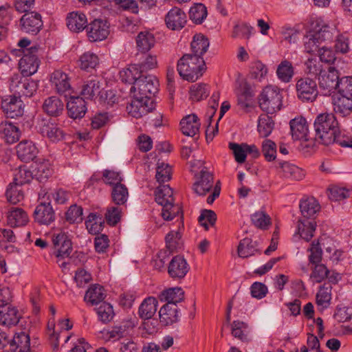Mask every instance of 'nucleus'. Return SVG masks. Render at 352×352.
I'll use <instances>...</instances> for the list:
<instances>
[{
  "label": "nucleus",
  "mask_w": 352,
  "mask_h": 352,
  "mask_svg": "<svg viewBox=\"0 0 352 352\" xmlns=\"http://www.w3.org/2000/svg\"><path fill=\"white\" fill-rule=\"evenodd\" d=\"M140 69L137 66L129 65L120 72V77L123 82L133 85L131 94L149 102L158 91L159 82L155 76L141 74Z\"/></svg>",
  "instance_id": "f257e3e1"
},
{
  "label": "nucleus",
  "mask_w": 352,
  "mask_h": 352,
  "mask_svg": "<svg viewBox=\"0 0 352 352\" xmlns=\"http://www.w3.org/2000/svg\"><path fill=\"white\" fill-rule=\"evenodd\" d=\"M315 140L324 145L333 144L335 135L339 132V123L333 113L318 114L314 122Z\"/></svg>",
  "instance_id": "f03ea898"
},
{
  "label": "nucleus",
  "mask_w": 352,
  "mask_h": 352,
  "mask_svg": "<svg viewBox=\"0 0 352 352\" xmlns=\"http://www.w3.org/2000/svg\"><path fill=\"white\" fill-rule=\"evenodd\" d=\"M177 69L179 76L183 79L195 82L203 75L206 67L202 57L186 54L183 55L178 60Z\"/></svg>",
  "instance_id": "7ed1b4c3"
},
{
  "label": "nucleus",
  "mask_w": 352,
  "mask_h": 352,
  "mask_svg": "<svg viewBox=\"0 0 352 352\" xmlns=\"http://www.w3.org/2000/svg\"><path fill=\"white\" fill-rule=\"evenodd\" d=\"M155 195L156 202L162 206V217L164 220H173L182 213L181 207L173 204V190L169 186L164 185L158 187L155 192Z\"/></svg>",
  "instance_id": "20e7f679"
},
{
  "label": "nucleus",
  "mask_w": 352,
  "mask_h": 352,
  "mask_svg": "<svg viewBox=\"0 0 352 352\" xmlns=\"http://www.w3.org/2000/svg\"><path fill=\"white\" fill-rule=\"evenodd\" d=\"M282 99L278 88L272 85L266 86L259 95V107L267 114H273L281 109Z\"/></svg>",
  "instance_id": "39448f33"
},
{
  "label": "nucleus",
  "mask_w": 352,
  "mask_h": 352,
  "mask_svg": "<svg viewBox=\"0 0 352 352\" xmlns=\"http://www.w3.org/2000/svg\"><path fill=\"white\" fill-rule=\"evenodd\" d=\"M41 51V48L38 45L23 50V56L19 63L21 76H30L37 72L40 65L38 56Z\"/></svg>",
  "instance_id": "423d86ee"
},
{
  "label": "nucleus",
  "mask_w": 352,
  "mask_h": 352,
  "mask_svg": "<svg viewBox=\"0 0 352 352\" xmlns=\"http://www.w3.org/2000/svg\"><path fill=\"white\" fill-rule=\"evenodd\" d=\"M27 76H21L19 73L14 74L10 79V88L18 94V97H32L36 91L38 85V82L27 78Z\"/></svg>",
  "instance_id": "0eeeda50"
},
{
  "label": "nucleus",
  "mask_w": 352,
  "mask_h": 352,
  "mask_svg": "<svg viewBox=\"0 0 352 352\" xmlns=\"http://www.w3.org/2000/svg\"><path fill=\"white\" fill-rule=\"evenodd\" d=\"M340 78L339 72L335 67L329 66L327 70L324 69L318 77V85L322 94L329 96L338 89Z\"/></svg>",
  "instance_id": "6e6552de"
},
{
  "label": "nucleus",
  "mask_w": 352,
  "mask_h": 352,
  "mask_svg": "<svg viewBox=\"0 0 352 352\" xmlns=\"http://www.w3.org/2000/svg\"><path fill=\"white\" fill-rule=\"evenodd\" d=\"M298 98L302 102H313L318 94L316 80L306 77L300 78L296 85Z\"/></svg>",
  "instance_id": "1a4fd4ad"
},
{
  "label": "nucleus",
  "mask_w": 352,
  "mask_h": 352,
  "mask_svg": "<svg viewBox=\"0 0 352 352\" xmlns=\"http://www.w3.org/2000/svg\"><path fill=\"white\" fill-rule=\"evenodd\" d=\"M41 15L37 12L25 13L20 19V30L25 33L36 34L43 27Z\"/></svg>",
  "instance_id": "9d476101"
},
{
  "label": "nucleus",
  "mask_w": 352,
  "mask_h": 352,
  "mask_svg": "<svg viewBox=\"0 0 352 352\" xmlns=\"http://www.w3.org/2000/svg\"><path fill=\"white\" fill-rule=\"evenodd\" d=\"M316 36L319 42L330 43L333 41L335 36L338 34V31L333 24H328L321 19H318L311 30Z\"/></svg>",
  "instance_id": "9b49d317"
},
{
  "label": "nucleus",
  "mask_w": 352,
  "mask_h": 352,
  "mask_svg": "<svg viewBox=\"0 0 352 352\" xmlns=\"http://www.w3.org/2000/svg\"><path fill=\"white\" fill-rule=\"evenodd\" d=\"M87 34L91 42L105 39L109 34V26L107 21L95 19L87 26Z\"/></svg>",
  "instance_id": "f8f14e48"
},
{
  "label": "nucleus",
  "mask_w": 352,
  "mask_h": 352,
  "mask_svg": "<svg viewBox=\"0 0 352 352\" xmlns=\"http://www.w3.org/2000/svg\"><path fill=\"white\" fill-rule=\"evenodd\" d=\"M1 108L8 118H15L23 116L24 105L21 99L14 95L9 96L1 101Z\"/></svg>",
  "instance_id": "ddd939ff"
},
{
  "label": "nucleus",
  "mask_w": 352,
  "mask_h": 352,
  "mask_svg": "<svg viewBox=\"0 0 352 352\" xmlns=\"http://www.w3.org/2000/svg\"><path fill=\"white\" fill-rule=\"evenodd\" d=\"M52 242L56 252V256L59 258L69 256L72 252V243L67 233L60 231L54 234Z\"/></svg>",
  "instance_id": "4468645a"
},
{
  "label": "nucleus",
  "mask_w": 352,
  "mask_h": 352,
  "mask_svg": "<svg viewBox=\"0 0 352 352\" xmlns=\"http://www.w3.org/2000/svg\"><path fill=\"white\" fill-rule=\"evenodd\" d=\"M138 96L132 95L131 102L126 106L128 113L135 118H140L152 111L153 101H146L144 98H139Z\"/></svg>",
  "instance_id": "2eb2a0df"
},
{
  "label": "nucleus",
  "mask_w": 352,
  "mask_h": 352,
  "mask_svg": "<svg viewBox=\"0 0 352 352\" xmlns=\"http://www.w3.org/2000/svg\"><path fill=\"white\" fill-rule=\"evenodd\" d=\"M190 270L186 260L182 256L177 255L171 259L168 267V274L175 280L182 279Z\"/></svg>",
  "instance_id": "dca6fc26"
},
{
  "label": "nucleus",
  "mask_w": 352,
  "mask_h": 352,
  "mask_svg": "<svg viewBox=\"0 0 352 352\" xmlns=\"http://www.w3.org/2000/svg\"><path fill=\"white\" fill-rule=\"evenodd\" d=\"M50 81L56 92L64 94L72 89L70 78L68 74L60 69L55 70L50 75Z\"/></svg>",
  "instance_id": "f3484780"
},
{
  "label": "nucleus",
  "mask_w": 352,
  "mask_h": 352,
  "mask_svg": "<svg viewBox=\"0 0 352 352\" xmlns=\"http://www.w3.org/2000/svg\"><path fill=\"white\" fill-rule=\"evenodd\" d=\"M34 221L40 225L48 226L55 220V212L50 203H41L33 213Z\"/></svg>",
  "instance_id": "a211bd4d"
},
{
  "label": "nucleus",
  "mask_w": 352,
  "mask_h": 352,
  "mask_svg": "<svg viewBox=\"0 0 352 352\" xmlns=\"http://www.w3.org/2000/svg\"><path fill=\"white\" fill-rule=\"evenodd\" d=\"M69 117L74 120L82 118L87 111V102L81 96H71L67 103Z\"/></svg>",
  "instance_id": "6ab92c4d"
},
{
  "label": "nucleus",
  "mask_w": 352,
  "mask_h": 352,
  "mask_svg": "<svg viewBox=\"0 0 352 352\" xmlns=\"http://www.w3.org/2000/svg\"><path fill=\"white\" fill-rule=\"evenodd\" d=\"M291 134L294 140H305L307 141L309 138L307 122L302 117L295 118L289 122Z\"/></svg>",
  "instance_id": "aec40b11"
},
{
  "label": "nucleus",
  "mask_w": 352,
  "mask_h": 352,
  "mask_svg": "<svg viewBox=\"0 0 352 352\" xmlns=\"http://www.w3.org/2000/svg\"><path fill=\"white\" fill-rule=\"evenodd\" d=\"M16 149L18 157L25 162L33 161L38 152L35 144L32 141L27 140L20 142Z\"/></svg>",
  "instance_id": "412c9836"
},
{
  "label": "nucleus",
  "mask_w": 352,
  "mask_h": 352,
  "mask_svg": "<svg viewBox=\"0 0 352 352\" xmlns=\"http://www.w3.org/2000/svg\"><path fill=\"white\" fill-rule=\"evenodd\" d=\"M165 21L166 26L173 30L182 29L186 23V15L177 7L172 8L166 15Z\"/></svg>",
  "instance_id": "4be33fe9"
},
{
  "label": "nucleus",
  "mask_w": 352,
  "mask_h": 352,
  "mask_svg": "<svg viewBox=\"0 0 352 352\" xmlns=\"http://www.w3.org/2000/svg\"><path fill=\"white\" fill-rule=\"evenodd\" d=\"M102 82L98 77H92L85 80L82 85L80 96L85 100H94V98L100 95Z\"/></svg>",
  "instance_id": "5701e85b"
},
{
  "label": "nucleus",
  "mask_w": 352,
  "mask_h": 352,
  "mask_svg": "<svg viewBox=\"0 0 352 352\" xmlns=\"http://www.w3.org/2000/svg\"><path fill=\"white\" fill-rule=\"evenodd\" d=\"M67 28L74 32H79L85 28L87 29V19L86 15L80 11L69 12L66 18Z\"/></svg>",
  "instance_id": "b1692460"
},
{
  "label": "nucleus",
  "mask_w": 352,
  "mask_h": 352,
  "mask_svg": "<svg viewBox=\"0 0 352 352\" xmlns=\"http://www.w3.org/2000/svg\"><path fill=\"white\" fill-rule=\"evenodd\" d=\"M64 102L58 96H52L45 98L42 109L47 115L52 117L60 116L64 111Z\"/></svg>",
  "instance_id": "393cba45"
},
{
  "label": "nucleus",
  "mask_w": 352,
  "mask_h": 352,
  "mask_svg": "<svg viewBox=\"0 0 352 352\" xmlns=\"http://www.w3.org/2000/svg\"><path fill=\"white\" fill-rule=\"evenodd\" d=\"M180 130L184 135L194 137L199 131L200 123L195 114H190L180 121Z\"/></svg>",
  "instance_id": "a878e982"
},
{
  "label": "nucleus",
  "mask_w": 352,
  "mask_h": 352,
  "mask_svg": "<svg viewBox=\"0 0 352 352\" xmlns=\"http://www.w3.org/2000/svg\"><path fill=\"white\" fill-rule=\"evenodd\" d=\"M212 175L208 171L201 170L199 177L194 183L192 188L196 194L204 196L212 189Z\"/></svg>",
  "instance_id": "bb28decb"
},
{
  "label": "nucleus",
  "mask_w": 352,
  "mask_h": 352,
  "mask_svg": "<svg viewBox=\"0 0 352 352\" xmlns=\"http://www.w3.org/2000/svg\"><path fill=\"white\" fill-rule=\"evenodd\" d=\"M8 224L11 227L25 226L29 221L27 212L21 208H11L7 214Z\"/></svg>",
  "instance_id": "cd10ccee"
},
{
  "label": "nucleus",
  "mask_w": 352,
  "mask_h": 352,
  "mask_svg": "<svg viewBox=\"0 0 352 352\" xmlns=\"http://www.w3.org/2000/svg\"><path fill=\"white\" fill-rule=\"evenodd\" d=\"M160 322L164 325H170L179 320L178 309L176 305L166 303L159 311Z\"/></svg>",
  "instance_id": "c85d7f7f"
},
{
  "label": "nucleus",
  "mask_w": 352,
  "mask_h": 352,
  "mask_svg": "<svg viewBox=\"0 0 352 352\" xmlns=\"http://www.w3.org/2000/svg\"><path fill=\"white\" fill-rule=\"evenodd\" d=\"M21 318V314L14 307H3L0 310V324L3 325L8 327L16 325Z\"/></svg>",
  "instance_id": "c756f323"
},
{
  "label": "nucleus",
  "mask_w": 352,
  "mask_h": 352,
  "mask_svg": "<svg viewBox=\"0 0 352 352\" xmlns=\"http://www.w3.org/2000/svg\"><path fill=\"white\" fill-rule=\"evenodd\" d=\"M0 133L8 144L16 142L21 136L19 129L11 122H1L0 124Z\"/></svg>",
  "instance_id": "7c9ffc66"
},
{
  "label": "nucleus",
  "mask_w": 352,
  "mask_h": 352,
  "mask_svg": "<svg viewBox=\"0 0 352 352\" xmlns=\"http://www.w3.org/2000/svg\"><path fill=\"white\" fill-rule=\"evenodd\" d=\"M106 297L104 287L99 284L91 285L85 293L84 300L91 305L101 302Z\"/></svg>",
  "instance_id": "2f4dec72"
},
{
  "label": "nucleus",
  "mask_w": 352,
  "mask_h": 352,
  "mask_svg": "<svg viewBox=\"0 0 352 352\" xmlns=\"http://www.w3.org/2000/svg\"><path fill=\"white\" fill-rule=\"evenodd\" d=\"M158 302L154 297H148L141 303L138 314L142 320L151 319L157 311Z\"/></svg>",
  "instance_id": "473e14b6"
},
{
  "label": "nucleus",
  "mask_w": 352,
  "mask_h": 352,
  "mask_svg": "<svg viewBox=\"0 0 352 352\" xmlns=\"http://www.w3.org/2000/svg\"><path fill=\"white\" fill-rule=\"evenodd\" d=\"M135 41L139 52H147L154 47L155 38L151 32L143 31L138 33Z\"/></svg>",
  "instance_id": "72a5a7b5"
},
{
  "label": "nucleus",
  "mask_w": 352,
  "mask_h": 352,
  "mask_svg": "<svg viewBox=\"0 0 352 352\" xmlns=\"http://www.w3.org/2000/svg\"><path fill=\"white\" fill-rule=\"evenodd\" d=\"M210 42L208 38L202 34H195L191 42L192 55L202 57V56L207 52Z\"/></svg>",
  "instance_id": "f704fd0d"
},
{
  "label": "nucleus",
  "mask_w": 352,
  "mask_h": 352,
  "mask_svg": "<svg viewBox=\"0 0 352 352\" xmlns=\"http://www.w3.org/2000/svg\"><path fill=\"white\" fill-rule=\"evenodd\" d=\"M10 349L14 352H28L30 348V339L28 334L25 332L16 333L10 342Z\"/></svg>",
  "instance_id": "c9c22d12"
},
{
  "label": "nucleus",
  "mask_w": 352,
  "mask_h": 352,
  "mask_svg": "<svg viewBox=\"0 0 352 352\" xmlns=\"http://www.w3.org/2000/svg\"><path fill=\"white\" fill-rule=\"evenodd\" d=\"M159 298L161 301L167 302L168 304L176 305L184 298V292L181 287H171L164 290Z\"/></svg>",
  "instance_id": "e433bc0d"
},
{
  "label": "nucleus",
  "mask_w": 352,
  "mask_h": 352,
  "mask_svg": "<svg viewBox=\"0 0 352 352\" xmlns=\"http://www.w3.org/2000/svg\"><path fill=\"white\" fill-rule=\"evenodd\" d=\"M257 245V242L253 241L250 238L242 239L237 248L239 256L245 258L255 255L256 252H260Z\"/></svg>",
  "instance_id": "4c0bfd02"
},
{
  "label": "nucleus",
  "mask_w": 352,
  "mask_h": 352,
  "mask_svg": "<svg viewBox=\"0 0 352 352\" xmlns=\"http://www.w3.org/2000/svg\"><path fill=\"white\" fill-rule=\"evenodd\" d=\"M111 200L116 206H123L129 198V190L124 184L113 186L111 192Z\"/></svg>",
  "instance_id": "58836bf2"
},
{
  "label": "nucleus",
  "mask_w": 352,
  "mask_h": 352,
  "mask_svg": "<svg viewBox=\"0 0 352 352\" xmlns=\"http://www.w3.org/2000/svg\"><path fill=\"white\" fill-rule=\"evenodd\" d=\"M300 212L304 217H312L320 209L318 202L313 197L300 201L299 205Z\"/></svg>",
  "instance_id": "ea45409f"
},
{
  "label": "nucleus",
  "mask_w": 352,
  "mask_h": 352,
  "mask_svg": "<svg viewBox=\"0 0 352 352\" xmlns=\"http://www.w3.org/2000/svg\"><path fill=\"white\" fill-rule=\"evenodd\" d=\"M34 178L40 182L46 181L53 173L52 165L49 161L36 164L33 170Z\"/></svg>",
  "instance_id": "a19ab883"
},
{
  "label": "nucleus",
  "mask_w": 352,
  "mask_h": 352,
  "mask_svg": "<svg viewBox=\"0 0 352 352\" xmlns=\"http://www.w3.org/2000/svg\"><path fill=\"white\" fill-rule=\"evenodd\" d=\"M274 128V122L268 114L260 116L258 122V132L263 138L269 136Z\"/></svg>",
  "instance_id": "79ce46f5"
},
{
  "label": "nucleus",
  "mask_w": 352,
  "mask_h": 352,
  "mask_svg": "<svg viewBox=\"0 0 352 352\" xmlns=\"http://www.w3.org/2000/svg\"><path fill=\"white\" fill-rule=\"evenodd\" d=\"M141 59L142 61L140 63L130 65L138 67L140 69L141 74H147L148 71L155 69L157 66V56L155 55L142 52Z\"/></svg>",
  "instance_id": "37998d69"
},
{
  "label": "nucleus",
  "mask_w": 352,
  "mask_h": 352,
  "mask_svg": "<svg viewBox=\"0 0 352 352\" xmlns=\"http://www.w3.org/2000/svg\"><path fill=\"white\" fill-rule=\"evenodd\" d=\"M104 221L102 216L97 215L96 213H90L85 221V226L89 232L92 234H98L102 230Z\"/></svg>",
  "instance_id": "c03bdc74"
},
{
  "label": "nucleus",
  "mask_w": 352,
  "mask_h": 352,
  "mask_svg": "<svg viewBox=\"0 0 352 352\" xmlns=\"http://www.w3.org/2000/svg\"><path fill=\"white\" fill-rule=\"evenodd\" d=\"M316 228V222L314 220L298 221V233L306 241H309L313 237Z\"/></svg>",
  "instance_id": "a18cd8bd"
},
{
  "label": "nucleus",
  "mask_w": 352,
  "mask_h": 352,
  "mask_svg": "<svg viewBox=\"0 0 352 352\" xmlns=\"http://www.w3.org/2000/svg\"><path fill=\"white\" fill-rule=\"evenodd\" d=\"M247 329V324L242 321L234 320L231 324L232 335L244 342L250 341Z\"/></svg>",
  "instance_id": "49530a36"
},
{
  "label": "nucleus",
  "mask_w": 352,
  "mask_h": 352,
  "mask_svg": "<svg viewBox=\"0 0 352 352\" xmlns=\"http://www.w3.org/2000/svg\"><path fill=\"white\" fill-rule=\"evenodd\" d=\"M40 132L43 136L47 137L51 141L56 142L63 139V131L53 124H45L40 128Z\"/></svg>",
  "instance_id": "de8ad7c7"
},
{
  "label": "nucleus",
  "mask_w": 352,
  "mask_h": 352,
  "mask_svg": "<svg viewBox=\"0 0 352 352\" xmlns=\"http://www.w3.org/2000/svg\"><path fill=\"white\" fill-rule=\"evenodd\" d=\"M33 178H34V172L25 166H21L14 173L13 184L16 186H22L30 183Z\"/></svg>",
  "instance_id": "09e8293b"
},
{
  "label": "nucleus",
  "mask_w": 352,
  "mask_h": 352,
  "mask_svg": "<svg viewBox=\"0 0 352 352\" xmlns=\"http://www.w3.org/2000/svg\"><path fill=\"white\" fill-rule=\"evenodd\" d=\"M279 166L287 176L291 177L295 180H301L305 175V171L302 168L287 162H279Z\"/></svg>",
  "instance_id": "8fccbe9b"
},
{
  "label": "nucleus",
  "mask_w": 352,
  "mask_h": 352,
  "mask_svg": "<svg viewBox=\"0 0 352 352\" xmlns=\"http://www.w3.org/2000/svg\"><path fill=\"white\" fill-rule=\"evenodd\" d=\"M334 110L343 116L350 114L352 112V98L340 96L334 103Z\"/></svg>",
  "instance_id": "3c124183"
},
{
  "label": "nucleus",
  "mask_w": 352,
  "mask_h": 352,
  "mask_svg": "<svg viewBox=\"0 0 352 352\" xmlns=\"http://www.w3.org/2000/svg\"><path fill=\"white\" fill-rule=\"evenodd\" d=\"M79 61L80 68L89 71L94 69L98 65L99 58L96 54L87 52L80 56Z\"/></svg>",
  "instance_id": "603ef678"
},
{
  "label": "nucleus",
  "mask_w": 352,
  "mask_h": 352,
  "mask_svg": "<svg viewBox=\"0 0 352 352\" xmlns=\"http://www.w3.org/2000/svg\"><path fill=\"white\" fill-rule=\"evenodd\" d=\"M322 44L312 31H309L304 38L305 51L309 54L318 52Z\"/></svg>",
  "instance_id": "864d4df0"
},
{
  "label": "nucleus",
  "mask_w": 352,
  "mask_h": 352,
  "mask_svg": "<svg viewBox=\"0 0 352 352\" xmlns=\"http://www.w3.org/2000/svg\"><path fill=\"white\" fill-rule=\"evenodd\" d=\"M206 16L207 9L202 3H197L190 9V19L197 24L202 23Z\"/></svg>",
  "instance_id": "5fc2aeb1"
},
{
  "label": "nucleus",
  "mask_w": 352,
  "mask_h": 352,
  "mask_svg": "<svg viewBox=\"0 0 352 352\" xmlns=\"http://www.w3.org/2000/svg\"><path fill=\"white\" fill-rule=\"evenodd\" d=\"M276 74L280 80L288 82L294 74L293 67L289 61L284 60L278 66Z\"/></svg>",
  "instance_id": "6e6d98bb"
},
{
  "label": "nucleus",
  "mask_w": 352,
  "mask_h": 352,
  "mask_svg": "<svg viewBox=\"0 0 352 352\" xmlns=\"http://www.w3.org/2000/svg\"><path fill=\"white\" fill-rule=\"evenodd\" d=\"M122 214V206H109L105 213V219L110 226H116L121 219Z\"/></svg>",
  "instance_id": "4d7b16f0"
},
{
  "label": "nucleus",
  "mask_w": 352,
  "mask_h": 352,
  "mask_svg": "<svg viewBox=\"0 0 352 352\" xmlns=\"http://www.w3.org/2000/svg\"><path fill=\"white\" fill-rule=\"evenodd\" d=\"M129 327H132L130 322H122L119 325L113 327L111 330L107 331V335L109 339L117 340L125 336Z\"/></svg>",
  "instance_id": "13d9d810"
},
{
  "label": "nucleus",
  "mask_w": 352,
  "mask_h": 352,
  "mask_svg": "<svg viewBox=\"0 0 352 352\" xmlns=\"http://www.w3.org/2000/svg\"><path fill=\"white\" fill-rule=\"evenodd\" d=\"M96 312L99 320L103 323L110 322L114 315L113 307L107 302H103L96 308Z\"/></svg>",
  "instance_id": "bf43d9fd"
},
{
  "label": "nucleus",
  "mask_w": 352,
  "mask_h": 352,
  "mask_svg": "<svg viewBox=\"0 0 352 352\" xmlns=\"http://www.w3.org/2000/svg\"><path fill=\"white\" fill-rule=\"evenodd\" d=\"M82 208L76 204L71 206L65 212V219L69 223H78L82 221Z\"/></svg>",
  "instance_id": "052dcab7"
},
{
  "label": "nucleus",
  "mask_w": 352,
  "mask_h": 352,
  "mask_svg": "<svg viewBox=\"0 0 352 352\" xmlns=\"http://www.w3.org/2000/svg\"><path fill=\"white\" fill-rule=\"evenodd\" d=\"M209 95V92L206 87V85L195 84L190 87V98L193 101H199L206 98Z\"/></svg>",
  "instance_id": "680f3d73"
},
{
  "label": "nucleus",
  "mask_w": 352,
  "mask_h": 352,
  "mask_svg": "<svg viewBox=\"0 0 352 352\" xmlns=\"http://www.w3.org/2000/svg\"><path fill=\"white\" fill-rule=\"evenodd\" d=\"M228 147L232 151L234 159L238 163L242 164L245 161L247 156L245 143L239 144L235 142H230Z\"/></svg>",
  "instance_id": "e2e57ef3"
},
{
  "label": "nucleus",
  "mask_w": 352,
  "mask_h": 352,
  "mask_svg": "<svg viewBox=\"0 0 352 352\" xmlns=\"http://www.w3.org/2000/svg\"><path fill=\"white\" fill-rule=\"evenodd\" d=\"M19 186L12 182L10 184L9 188L6 190L7 199L12 204H16L23 199V193L21 189L18 188Z\"/></svg>",
  "instance_id": "0e129e2a"
},
{
  "label": "nucleus",
  "mask_w": 352,
  "mask_h": 352,
  "mask_svg": "<svg viewBox=\"0 0 352 352\" xmlns=\"http://www.w3.org/2000/svg\"><path fill=\"white\" fill-rule=\"evenodd\" d=\"M200 225L206 230H208L209 226H213L217 221L215 212L211 210H203L198 218Z\"/></svg>",
  "instance_id": "69168bd1"
},
{
  "label": "nucleus",
  "mask_w": 352,
  "mask_h": 352,
  "mask_svg": "<svg viewBox=\"0 0 352 352\" xmlns=\"http://www.w3.org/2000/svg\"><path fill=\"white\" fill-rule=\"evenodd\" d=\"M102 180L104 184L113 186L121 184L123 179L120 172L106 169L102 172Z\"/></svg>",
  "instance_id": "338daca9"
},
{
  "label": "nucleus",
  "mask_w": 352,
  "mask_h": 352,
  "mask_svg": "<svg viewBox=\"0 0 352 352\" xmlns=\"http://www.w3.org/2000/svg\"><path fill=\"white\" fill-rule=\"evenodd\" d=\"M338 91L342 96L352 98V76H344L341 78Z\"/></svg>",
  "instance_id": "774afa93"
}]
</instances>
